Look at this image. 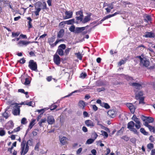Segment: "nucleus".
Wrapping results in <instances>:
<instances>
[{"mask_svg":"<svg viewBox=\"0 0 155 155\" xmlns=\"http://www.w3.org/2000/svg\"><path fill=\"white\" fill-rule=\"evenodd\" d=\"M31 78L28 76H22L21 77V82L25 85H28L30 84L31 82Z\"/></svg>","mask_w":155,"mask_h":155,"instance_id":"4","label":"nucleus"},{"mask_svg":"<svg viewBox=\"0 0 155 155\" xmlns=\"http://www.w3.org/2000/svg\"><path fill=\"white\" fill-rule=\"evenodd\" d=\"M18 62L21 64H24L26 62V60L24 58H23L21 59L18 61Z\"/></svg>","mask_w":155,"mask_h":155,"instance_id":"59","label":"nucleus"},{"mask_svg":"<svg viewBox=\"0 0 155 155\" xmlns=\"http://www.w3.org/2000/svg\"><path fill=\"white\" fill-rule=\"evenodd\" d=\"M53 61L58 66H59L61 61V58L56 53H55L54 55Z\"/></svg>","mask_w":155,"mask_h":155,"instance_id":"7","label":"nucleus"},{"mask_svg":"<svg viewBox=\"0 0 155 155\" xmlns=\"http://www.w3.org/2000/svg\"><path fill=\"white\" fill-rule=\"evenodd\" d=\"M88 26V25H87L85 27L76 28L75 33L78 34L82 32L85 29L86 27Z\"/></svg>","mask_w":155,"mask_h":155,"instance_id":"18","label":"nucleus"},{"mask_svg":"<svg viewBox=\"0 0 155 155\" xmlns=\"http://www.w3.org/2000/svg\"><path fill=\"white\" fill-rule=\"evenodd\" d=\"M64 29H61L59 31L58 34L57 35V37L58 38H62L64 35Z\"/></svg>","mask_w":155,"mask_h":155,"instance_id":"28","label":"nucleus"},{"mask_svg":"<svg viewBox=\"0 0 155 155\" xmlns=\"http://www.w3.org/2000/svg\"><path fill=\"white\" fill-rule=\"evenodd\" d=\"M121 138L124 139L126 142L130 140V137H127L126 135H124L122 137H121Z\"/></svg>","mask_w":155,"mask_h":155,"instance_id":"48","label":"nucleus"},{"mask_svg":"<svg viewBox=\"0 0 155 155\" xmlns=\"http://www.w3.org/2000/svg\"><path fill=\"white\" fill-rule=\"evenodd\" d=\"M20 34V32L18 31L16 32H12L11 36L12 37H18Z\"/></svg>","mask_w":155,"mask_h":155,"instance_id":"34","label":"nucleus"},{"mask_svg":"<svg viewBox=\"0 0 155 155\" xmlns=\"http://www.w3.org/2000/svg\"><path fill=\"white\" fill-rule=\"evenodd\" d=\"M144 36L145 38H154L155 37V34L152 32H147Z\"/></svg>","mask_w":155,"mask_h":155,"instance_id":"20","label":"nucleus"},{"mask_svg":"<svg viewBox=\"0 0 155 155\" xmlns=\"http://www.w3.org/2000/svg\"><path fill=\"white\" fill-rule=\"evenodd\" d=\"M55 39V38L54 36H53L51 38H48V42L50 45H51V43L53 42L54 41Z\"/></svg>","mask_w":155,"mask_h":155,"instance_id":"29","label":"nucleus"},{"mask_svg":"<svg viewBox=\"0 0 155 155\" xmlns=\"http://www.w3.org/2000/svg\"><path fill=\"white\" fill-rule=\"evenodd\" d=\"M69 30L71 32H74L75 33V28L74 25H71L69 28Z\"/></svg>","mask_w":155,"mask_h":155,"instance_id":"46","label":"nucleus"},{"mask_svg":"<svg viewBox=\"0 0 155 155\" xmlns=\"http://www.w3.org/2000/svg\"><path fill=\"white\" fill-rule=\"evenodd\" d=\"M40 145V143L39 142H38L36 144L35 147V150H37L38 151V149Z\"/></svg>","mask_w":155,"mask_h":155,"instance_id":"62","label":"nucleus"},{"mask_svg":"<svg viewBox=\"0 0 155 155\" xmlns=\"http://www.w3.org/2000/svg\"><path fill=\"white\" fill-rule=\"evenodd\" d=\"M14 126V124L12 120L8 122L5 126V128L7 130L12 129Z\"/></svg>","mask_w":155,"mask_h":155,"instance_id":"16","label":"nucleus"},{"mask_svg":"<svg viewBox=\"0 0 155 155\" xmlns=\"http://www.w3.org/2000/svg\"><path fill=\"white\" fill-rule=\"evenodd\" d=\"M6 110L2 114V117L5 118V119H8L9 117L8 114V113L6 112Z\"/></svg>","mask_w":155,"mask_h":155,"instance_id":"36","label":"nucleus"},{"mask_svg":"<svg viewBox=\"0 0 155 155\" xmlns=\"http://www.w3.org/2000/svg\"><path fill=\"white\" fill-rule=\"evenodd\" d=\"M47 121L49 124H52L55 122V120L54 117L51 115H49L48 116Z\"/></svg>","mask_w":155,"mask_h":155,"instance_id":"12","label":"nucleus"},{"mask_svg":"<svg viewBox=\"0 0 155 155\" xmlns=\"http://www.w3.org/2000/svg\"><path fill=\"white\" fill-rule=\"evenodd\" d=\"M147 147L149 150H151L154 147V145L153 143H149L147 145Z\"/></svg>","mask_w":155,"mask_h":155,"instance_id":"43","label":"nucleus"},{"mask_svg":"<svg viewBox=\"0 0 155 155\" xmlns=\"http://www.w3.org/2000/svg\"><path fill=\"white\" fill-rule=\"evenodd\" d=\"M130 130L131 131H132L135 134H137L138 132L137 130H136V129L134 127L130 129Z\"/></svg>","mask_w":155,"mask_h":155,"instance_id":"64","label":"nucleus"},{"mask_svg":"<svg viewBox=\"0 0 155 155\" xmlns=\"http://www.w3.org/2000/svg\"><path fill=\"white\" fill-rule=\"evenodd\" d=\"M107 113L109 117H110L113 118L116 116V111L114 109L110 110L107 112Z\"/></svg>","mask_w":155,"mask_h":155,"instance_id":"11","label":"nucleus"},{"mask_svg":"<svg viewBox=\"0 0 155 155\" xmlns=\"http://www.w3.org/2000/svg\"><path fill=\"white\" fill-rule=\"evenodd\" d=\"M76 14L77 15H78L79 16H81V17H83V12L81 11H80L77 12H76Z\"/></svg>","mask_w":155,"mask_h":155,"instance_id":"55","label":"nucleus"},{"mask_svg":"<svg viewBox=\"0 0 155 155\" xmlns=\"http://www.w3.org/2000/svg\"><path fill=\"white\" fill-rule=\"evenodd\" d=\"M66 23L67 25H72L74 23H75L77 24L79 23V22L78 21H75V20L74 19H71L69 20H68L66 21Z\"/></svg>","mask_w":155,"mask_h":155,"instance_id":"23","label":"nucleus"},{"mask_svg":"<svg viewBox=\"0 0 155 155\" xmlns=\"http://www.w3.org/2000/svg\"><path fill=\"white\" fill-rule=\"evenodd\" d=\"M94 140L93 139L91 138H90L88 139L86 142V143L87 144H91L94 141Z\"/></svg>","mask_w":155,"mask_h":155,"instance_id":"45","label":"nucleus"},{"mask_svg":"<svg viewBox=\"0 0 155 155\" xmlns=\"http://www.w3.org/2000/svg\"><path fill=\"white\" fill-rule=\"evenodd\" d=\"M127 106L129 108L131 112L134 114L135 112V108L132 103H127Z\"/></svg>","mask_w":155,"mask_h":155,"instance_id":"19","label":"nucleus"},{"mask_svg":"<svg viewBox=\"0 0 155 155\" xmlns=\"http://www.w3.org/2000/svg\"><path fill=\"white\" fill-rule=\"evenodd\" d=\"M91 15L92 13H91L88 14L87 15L85 16L83 20L82 23L84 24L89 21L91 20Z\"/></svg>","mask_w":155,"mask_h":155,"instance_id":"10","label":"nucleus"},{"mask_svg":"<svg viewBox=\"0 0 155 155\" xmlns=\"http://www.w3.org/2000/svg\"><path fill=\"white\" fill-rule=\"evenodd\" d=\"M35 10L36 11H34V13L36 16H37L39 15V13L41 10V8H36Z\"/></svg>","mask_w":155,"mask_h":155,"instance_id":"40","label":"nucleus"},{"mask_svg":"<svg viewBox=\"0 0 155 155\" xmlns=\"http://www.w3.org/2000/svg\"><path fill=\"white\" fill-rule=\"evenodd\" d=\"M57 107V106L54 104H53L51 105L50 107V110H53L55 109Z\"/></svg>","mask_w":155,"mask_h":155,"instance_id":"56","label":"nucleus"},{"mask_svg":"<svg viewBox=\"0 0 155 155\" xmlns=\"http://www.w3.org/2000/svg\"><path fill=\"white\" fill-rule=\"evenodd\" d=\"M75 55L79 60H82L83 56L80 52L75 53Z\"/></svg>","mask_w":155,"mask_h":155,"instance_id":"33","label":"nucleus"},{"mask_svg":"<svg viewBox=\"0 0 155 155\" xmlns=\"http://www.w3.org/2000/svg\"><path fill=\"white\" fill-rule=\"evenodd\" d=\"M101 132L102 133V135L104 136V138H107L108 137V134L107 133L103 130L101 131Z\"/></svg>","mask_w":155,"mask_h":155,"instance_id":"54","label":"nucleus"},{"mask_svg":"<svg viewBox=\"0 0 155 155\" xmlns=\"http://www.w3.org/2000/svg\"><path fill=\"white\" fill-rule=\"evenodd\" d=\"M109 18L108 17V15L106 16L105 17H104L99 22H98V23L97 24L95 25L94 27H95L97 26V25H98L99 24H101L103 21L104 20H105L106 19H107Z\"/></svg>","mask_w":155,"mask_h":155,"instance_id":"30","label":"nucleus"},{"mask_svg":"<svg viewBox=\"0 0 155 155\" xmlns=\"http://www.w3.org/2000/svg\"><path fill=\"white\" fill-rule=\"evenodd\" d=\"M71 49V48H68L65 50L64 53L66 55H67L68 54Z\"/></svg>","mask_w":155,"mask_h":155,"instance_id":"61","label":"nucleus"},{"mask_svg":"<svg viewBox=\"0 0 155 155\" xmlns=\"http://www.w3.org/2000/svg\"><path fill=\"white\" fill-rule=\"evenodd\" d=\"M85 124L87 126L92 127L94 126V124L93 121L90 120H86L85 121Z\"/></svg>","mask_w":155,"mask_h":155,"instance_id":"13","label":"nucleus"},{"mask_svg":"<svg viewBox=\"0 0 155 155\" xmlns=\"http://www.w3.org/2000/svg\"><path fill=\"white\" fill-rule=\"evenodd\" d=\"M87 76V74L86 73L84 72H82L80 75V77L83 79H84Z\"/></svg>","mask_w":155,"mask_h":155,"instance_id":"42","label":"nucleus"},{"mask_svg":"<svg viewBox=\"0 0 155 155\" xmlns=\"http://www.w3.org/2000/svg\"><path fill=\"white\" fill-rule=\"evenodd\" d=\"M35 120H33L30 123L29 126V127L30 128V129H31L33 126L34 125V123H35Z\"/></svg>","mask_w":155,"mask_h":155,"instance_id":"47","label":"nucleus"},{"mask_svg":"<svg viewBox=\"0 0 155 155\" xmlns=\"http://www.w3.org/2000/svg\"><path fill=\"white\" fill-rule=\"evenodd\" d=\"M146 19H144V21L147 23H148V21H151V16L149 15H147L146 16Z\"/></svg>","mask_w":155,"mask_h":155,"instance_id":"37","label":"nucleus"},{"mask_svg":"<svg viewBox=\"0 0 155 155\" xmlns=\"http://www.w3.org/2000/svg\"><path fill=\"white\" fill-rule=\"evenodd\" d=\"M140 131L142 133L145 135H147L148 134V133L146 132L144 128H141L140 129Z\"/></svg>","mask_w":155,"mask_h":155,"instance_id":"38","label":"nucleus"},{"mask_svg":"<svg viewBox=\"0 0 155 155\" xmlns=\"http://www.w3.org/2000/svg\"><path fill=\"white\" fill-rule=\"evenodd\" d=\"M66 21L61 22L59 24V26L61 28H63L64 27V25L66 24Z\"/></svg>","mask_w":155,"mask_h":155,"instance_id":"51","label":"nucleus"},{"mask_svg":"<svg viewBox=\"0 0 155 155\" xmlns=\"http://www.w3.org/2000/svg\"><path fill=\"white\" fill-rule=\"evenodd\" d=\"M98 136L97 134L95 132H94L92 134V137L93 138V139L95 140L97 137Z\"/></svg>","mask_w":155,"mask_h":155,"instance_id":"57","label":"nucleus"},{"mask_svg":"<svg viewBox=\"0 0 155 155\" xmlns=\"http://www.w3.org/2000/svg\"><path fill=\"white\" fill-rule=\"evenodd\" d=\"M127 60V59L126 58H125L124 59V60H121L120 61L118 64V65L119 66H121L122 64H124L125 63L126 61Z\"/></svg>","mask_w":155,"mask_h":155,"instance_id":"35","label":"nucleus"},{"mask_svg":"<svg viewBox=\"0 0 155 155\" xmlns=\"http://www.w3.org/2000/svg\"><path fill=\"white\" fill-rule=\"evenodd\" d=\"M121 2L122 4V5L124 6L125 7H126L127 5H130L131 4L130 2L127 1H121Z\"/></svg>","mask_w":155,"mask_h":155,"instance_id":"44","label":"nucleus"},{"mask_svg":"<svg viewBox=\"0 0 155 155\" xmlns=\"http://www.w3.org/2000/svg\"><path fill=\"white\" fill-rule=\"evenodd\" d=\"M150 61L148 59L145 58H144L143 60L140 61V66L145 67H147L150 65Z\"/></svg>","mask_w":155,"mask_h":155,"instance_id":"5","label":"nucleus"},{"mask_svg":"<svg viewBox=\"0 0 155 155\" xmlns=\"http://www.w3.org/2000/svg\"><path fill=\"white\" fill-rule=\"evenodd\" d=\"M78 105L80 108L84 109L85 106V102L83 101H80L78 102Z\"/></svg>","mask_w":155,"mask_h":155,"instance_id":"27","label":"nucleus"},{"mask_svg":"<svg viewBox=\"0 0 155 155\" xmlns=\"http://www.w3.org/2000/svg\"><path fill=\"white\" fill-rule=\"evenodd\" d=\"M120 11H118L117 12H116L115 13H114V14H111V15H108V17L109 18H110L112 17H113L114 16L116 15L117 14H120Z\"/></svg>","mask_w":155,"mask_h":155,"instance_id":"50","label":"nucleus"},{"mask_svg":"<svg viewBox=\"0 0 155 155\" xmlns=\"http://www.w3.org/2000/svg\"><path fill=\"white\" fill-rule=\"evenodd\" d=\"M63 41V40L62 39H57L56 41L54 43L51 45V47H53L54 46H56L57 44L60 41Z\"/></svg>","mask_w":155,"mask_h":155,"instance_id":"41","label":"nucleus"},{"mask_svg":"<svg viewBox=\"0 0 155 155\" xmlns=\"http://www.w3.org/2000/svg\"><path fill=\"white\" fill-rule=\"evenodd\" d=\"M109 18L108 17V15L106 16L105 17H104L99 22H98V23L97 24L95 25L94 27H95L97 26V25H98L99 24H101L103 21L104 20H105L106 19H107Z\"/></svg>","mask_w":155,"mask_h":155,"instance_id":"31","label":"nucleus"},{"mask_svg":"<svg viewBox=\"0 0 155 155\" xmlns=\"http://www.w3.org/2000/svg\"><path fill=\"white\" fill-rule=\"evenodd\" d=\"M2 128H0V136H3L5 134V132Z\"/></svg>","mask_w":155,"mask_h":155,"instance_id":"39","label":"nucleus"},{"mask_svg":"<svg viewBox=\"0 0 155 155\" xmlns=\"http://www.w3.org/2000/svg\"><path fill=\"white\" fill-rule=\"evenodd\" d=\"M32 139H29L27 142L25 140H23L21 144V155H25L28 152L29 147L28 145L31 146L33 144Z\"/></svg>","mask_w":155,"mask_h":155,"instance_id":"1","label":"nucleus"},{"mask_svg":"<svg viewBox=\"0 0 155 155\" xmlns=\"http://www.w3.org/2000/svg\"><path fill=\"white\" fill-rule=\"evenodd\" d=\"M26 18L27 20H29L28 21V28L29 29H30L32 27V24L31 23V22L32 21V20L31 18L30 17H27Z\"/></svg>","mask_w":155,"mask_h":155,"instance_id":"24","label":"nucleus"},{"mask_svg":"<svg viewBox=\"0 0 155 155\" xmlns=\"http://www.w3.org/2000/svg\"><path fill=\"white\" fill-rule=\"evenodd\" d=\"M129 84L130 86H132L136 89L140 90L142 88V85L137 83H129Z\"/></svg>","mask_w":155,"mask_h":155,"instance_id":"9","label":"nucleus"},{"mask_svg":"<svg viewBox=\"0 0 155 155\" xmlns=\"http://www.w3.org/2000/svg\"><path fill=\"white\" fill-rule=\"evenodd\" d=\"M26 119L24 117L22 118L21 120V124H25L27 123Z\"/></svg>","mask_w":155,"mask_h":155,"instance_id":"60","label":"nucleus"},{"mask_svg":"<svg viewBox=\"0 0 155 155\" xmlns=\"http://www.w3.org/2000/svg\"><path fill=\"white\" fill-rule=\"evenodd\" d=\"M66 47V45L65 44H62L59 46L58 48H61L63 50H64L65 49Z\"/></svg>","mask_w":155,"mask_h":155,"instance_id":"58","label":"nucleus"},{"mask_svg":"<svg viewBox=\"0 0 155 155\" xmlns=\"http://www.w3.org/2000/svg\"><path fill=\"white\" fill-rule=\"evenodd\" d=\"M56 54L59 55L60 56H61L64 55V53L63 51V50L61 48H58L57 50L56 53Z\"/></svg>","mask_w":155,"mask_h":155,"instance_id":"26","label":"nucleus"},{"mask_svg":"<svg viewBox=\"0 0 155 155\" xmlns=\"http://www.w3.org/2000/svg\"><path fill=\"white\" fill-rule=\"evenodd\" d=\"M134 126H135L134 123L133 121H131L128 123L127 127L130 130L132 128L134 127Z\"/></svg>","mask_w":155,"mask_h":155,"instance_id":"25","label":"nucleus"},{"mask_svg":"<svg viewBox=\"0 0 155 155\" xmlns=\"http://www.w3.org/2000/svg\"><path fill=\"white\" fill-rule=\"evenodd\" d=\"M149 140L151 142L153 143L155 141V138L152 135H151L149 138Z\"/></svg>","mask_w":155,"mask_h":155,"instance_id":"63","label":"nucleus"},{"mask_svg":"<svg viewBox=\"0 0 155 155\" xmlns=\"http://www.w3.org/2000/svg\"><path fill=\"white\" fill-rule=\"evenodd\" d=\"M144 125L148 128L150 132L155 133V128L154 127L149 125L148 123L147 122H145Z\"/></svg>","mask_w":155,"mask_h":155,"instance_id":"14","label":"nucleus"},{"mask_svg":"<svg viewBox=\"0 0 155 155\" xmlns=\"http://www.w3.org/2000/svg\"><path fill=\"white\" fill-rule=\"evenodd\" d=\"M28 66L32 70L36 71L37 70V64L36 62L33 60H31L29 61Z\"/></svg>","mask_w":155,"mask_h":155,"instance_id":"2","label":"nucleus"},{"mask_svg":"<svg viewBox=\"0 0 155 155\" xmlns=\"http://www.w3.org/2000/svg\"><path fill=\"white\" fill-rule=\"evenodd\" d=\"M65 16L63 17L64 19H66L71 18L72 17L73 12L71 11H66L65 12Z\"/></svg>","mask_w":155,"mask_h":155,"instance_id":"8","label":"nucleus"},{"mask_svg":"<svg viewBox=\"0 0 155 155\" xmlns=\"http://www.w3.org/2000/svg\"><path fill=\"white\" fill-rule=\"evenodd\" d=\"M136 123L135 127L137 129H139L141 127V123L139 119L137 118L135 115H134L132 118Z\"/></svg>","mask_w":155,"mask_h":155,"instance_id":"6","label":"nucleus"},{"mask_svg":"<svg viewBox=\"0 0 155 155\" xmlns=\"http://www.w3.org/2000/svg\"><path fill=\"white\" fill-rule=\"evenodd\" d=\"M83 17H81V16H76L75 17V18L77 20V21H78H78H80V22L81 21L82 22Z\"/></svg>","mask_w":155,"mask_h":155,"instance_id":"53","label":"nucleus"},{"mask_svg":"<svg viewBox=\"0 0 155 155\" xmlns=\"http://www.w3.org/2000/svg\"><path fill=\"white\" fill-rule=\"evenodd\" d=\"M144 97H140L139 99H137L139 100V104H144L145 103L144 102Z\"/></svg>","mask_w":155,"mask_h":155,"instance_id":"49","label":"nucleus"},{"mask_svg":"<svg viewBox=\"0 0 155 155\" xmlns=\"http://www.w3.org/2000/svg\"><path fill=\"white\" fill-rule=\"evenodd\" d=\"M59 137L60 141L62 145H64L67 143L68 139L67 137H63L61 138L59 136Z\"/></svg>","mask_w":155,"mask_h":155,"instance_id":"15","label":"nucleus"},{"mask_svg":"<svg viewBox=\"0 0 155 155\" xmlns=\"http://www.w3.org/2000/svg\"><path fill=\"white\" fill-rule=\"evenodd\" d=\"M101 107H104L106 109H109L110 108V106L108 104L104 102L102 103V104L101 105Z\"/></svg>","mask_w":155,"mask_h":155,"instance_id":"32","label":"nucleus"},{"mask_svg":"<svg viewBox=\"0 0 155 155\" xmlns=\"http://www.w3.org/2000/svg\"><path fill=\"white\" fill-rule=\"evenodd\" d=\"M135 94V97L137 99H139L140 97H143V91H137L136 92Z\"/></svg>","mask_w":155,"mask_h":155,"instance_id":"21","label":"nucleus"},{"mask_svg":"<svg viewBox=\"0 0 155 155\" xmlns=\"http://www.w3.org/2000/svg\"><path fill=\"white\" fill-rule=\"evenodd\" d=\"M31 43L30 41H27L23 40H21L19 41L18 44L20 46H22L23 45L26 46Z\"/></svg>","mask_w":155,"mask_h":155,"instance_id":"22","label":"nucleus"},{"mask_svg":"<svg viewBox=\"0 0 155 155\" xmlns=\"http://www.w3.org/2000/svg\"><path fill=\"white\" fill-rule=\"evenodd\" d=\"M12 105H15L13 107V109L12 110V113L15 116L19 115L20 113V106H18L19 104L17 103L12 104Z\"/></svg>","mask_w":155,"mask_h":155,"instance_id":"3","label":"nucleus"},{"mask_svg":"<svg viewBox=\"0 0 155 155\" xmlns=\"http://www.w3.org/2000/svg\"><path fill=\"white\" fill-rule=\"evenodd\" d=\"M142 119L144 121L147 120L146 122L148 123H152L154 121V119L151 117H147L143 116Z\"/></svg>","mask_w":155,"mask_h":155,"instance_id":"17","label":"nucleus"},{"mask_svg":"<svg viewBox=\"0 0 155 155\" xmlns=\"http://www.w3.org/2000/svg\"><path fill=\"white\" fill-rule=\"evenodd\" d=\"M46 121V120L45 118L43 119H41V121L38 122V124L40 126H41L42 123H45Z\"/></svg>","mask_w":155,"mask_h":155,"instance_id":"52","label":"nucleus"}]
</instances>
